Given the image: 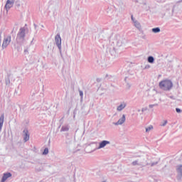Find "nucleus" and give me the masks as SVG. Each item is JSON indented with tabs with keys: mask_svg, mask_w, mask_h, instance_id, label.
I'll return each instance as SVG.
<instances>
[{
	"mask_svg": "<svg viewBox=\"0 0 182 182\" xmlns=\"http://www.w3.org/2000/svg\"><path fill=\"white\" fill-rule=\"evenodd\" d=\"M27 29L28 28H26V26L21 27L20 28L17 33L16 41V43L18 45H20V46L23 45V42H25V37L26 36V32Z\"/></svg>",
	"mask_w": 182,
	"mask_h": 182,
	"instance_id": "nucleus-1",
	"label": "nucleus"
},
{
	"mask_svg": "<svg viewBox=\"0 0 182 182\" xmlns=\"http://www.w3.org/2000/svg\"><path fill=\"white\" fill-rule=\"evenodd\" d=\"M159 86L161 90H164V92H170V90L173 89V82L168 79L164 80L159 82Z\"/></svg>",
	"mask_w": 182,
	"mask_h": 182,
	"instance_id": "nucleus-2",
	"label": "nucleus"
},
{
	"mask_svg": "<svg viewBox=\"0 0 182 182\" xmlns=\"http://www.w3.org/2000/svg\"><path fill=\"white\" fill-rule=\"evenodd\" d=\"M55 42L56 46L59 49L60 55L63 60H65V58H63V55L62 54V38H60V34L58 33L55 37Z\"/></svg>",
	"mask_w": 182,
	"mask_h": 182,
	"instance_id": "nucleus-3",
	"label": "nucleus"
},
{
	"mask_svg": "<svg viewBox=\"0 0 182 182\" xmlns=\"http://www.w3.org/2000/svg\"><path fill=\"white\" fill-rule=\"evenodd\" d=\"M11 43V36H7L4 37L3 43L1 46L2 49H6V48H8V45Z\"/></svg>",
	"mask_w": 182,
	"mask_h": 182,
	"instance_id": "nucleus-4",
	"label": "nucleus"
},
{
	"mask_svg": "<svg viewBox=\"0 0 182 182\" xmlns=\"http://www.w3.org/2000/svg\"><path fill=\"white\" fill-rule=\"evenodd\" d=\"M14 0H7L5 5L6 11H9L14 6Z\"/></svg>",
	"mask_w": 182,
	"mask_h": 182,
	"instance_id": "nucleus-5",
	"label": "nucleus"
},
{
	"mask_svg": "<svg viewBox=\"0 0 182 182\" xmlns=\"http://www.w3.org/2000/svg\"><path fill=\"white\" fill-rule=\"evenodd\" d=\"M23 140L25 143H26V141H28L29 140V131H28V129L25 128L23 131Z\"/></svg>",
	"mask_w": 182,
	"mask_h": 182,
	"instance_id": "nucleus-6",
	"label": "nucleus"
},
{
	"mask_svg": "<svg viewBox=\"0 0 182 182\" xmlns=\"http://www.w3.org/2000/svg\"><path fill=\"white\" fill-rule=\"evenodd\" d=\"M9 177H12V173H11V172L4 173L1 182H6Z\"/></svg>",
	"mask_w": 182,
	"mask_h": 182,
	"instance_id": "nucleus-7",
	"label": "nucleus"
},
{
	"mask_svg": "<svg viewBox=\"0 0 182 182\" xmlns=\"http://www.w3.org/2000/svg\"><path fill=\"white\" fill-rule=\"evenodd\" d=\"M107 144H110V141L103 140L101 142H100L98 149H103V147H106V146H107Z\"/></svg>",
	"mask_w": 182,
	"mask_h": 182,
	"instance_id": "nucleus-8",
	"label": "nucleus"
},
{
	"mask_svg": "<svg viewBox=\"0 0 182 182\" xmlns=\"http://www.w3.org/2000/svg\"><path fill=\"white\" fill-rule=\"evenodd\" d=\"M126 122V115L123 114L122 118H120L117 122L114 123L115 126H119V124H123Z\"/></svg>",
	"mask_w": 182,
	"mask_h": 182,
	"instance_id": "nucleus-9",
	"label": "nucleus"
},
{
	"mask_svg": "<svg viewBox=\"0 0 182 182\" xmlns=\"http://www.w3.org/2000/svg\"><path fill=\"white\" fill-rule=\"evenodd\" d=\"M176 170L178 173V177H179V178H182V165L178 166L176 168Z\"/></svg>",
	"mask_w": 182,
	"mask_h": 182,
	"instance_id": "nucleus-10",
	"label": "nucleus"
},
{
	"mask_svg": "<svg viewBox=\"0 0 182 182\" xmlns=\"http://www.w3.org/2000/svg\"><path fill=\"white\" fill-rule=\"evenodd\" d=\"M124 107H126V103H122L117 107V109L118 112H122Z\"/></svg>",
	"mask_w": 182,
	"mask_h": 182,
	"instance_id": "nucleus-11",
	"label": "nucleus"
},
{
	"mask_svg": "<svg viewBox=\"0 0 182 182\" xmlns=\"http://www.w3.org/2000/svg\"><path fill=\"white\" fill-rule=\"evenodd\" d=\"M5 119V117L4 114H2L0 117V132L2 130V127L4 126V119Z\"/></svg>",
	"mask_w": 182,
	"mask_h": 182,
	"instance_id": "nucleus-12",
	"label": "nucleus"
},
{
	"mask_svg": "<svg viewBox=\"0 0 182 182\" xmlns=\"http://www.w3.org/2000/svg\"><path fill=\"white\" fill-rule=\"evenodd\" d=\"M147 61H148L149 63H154V57H153L151 55H149L147 58Z\"/></svg>",
	"mask_w": 182,
	"mask_h": 182,
	"instance_id": "nucleus-13",
	"label": "nucleus"
},
{
	"mask_svg": "<svg viewBox=\"0 0 182 182\" xmlns=\"http://www.w3.org/2000/svg\"><path fill=\"white\" fill-rule=\"evenodd\" d=\"M60 132H69V125L63 126L61 127Z\"/></svg>",
	"mask_w": 182,
	"mask_h": 182,
	"instance_id": "nucleus-14",
	"label": "nucleus"
},
{
	"mask_svg": "<svg viewBox=\"0 0 182 182\" xmlns=\"http://www.w3.org/2000/svg\"><path fill=\"white\" fill-rule=\"evenodd\" d=\"M143 9H145V11H149L150 10V6L147 5L146 3L143 4Z\"/></svg>",
	"mask_w": 182,
	"mask_h": 182,
	"instance_id": "nucleus-15",
	"label": "nucleus"
},
{
	"mask_svg": "<svg viewBox=\"0 0 182 182\" xmlns=\"http://www.w3.org/2000/svg\"><path fill=\"white\" fill-rule=\"evenodd\" d=\"M152 32L154 33H159V32H160V28L156 27V28H152Z\"/></svg>",
	"mask_w": 182,
	"mask_h": 182,
	"instance_id": "nucleus-16",
	"label": "nucleus"
},
{
	"mask_svg": "<svg viewBox=\"0 0 182 182\" xmlns=\"http://www.w3.org/2000/svg\"><path fill=\"white\" fill-rule=\"evenodd\" d=\"M49 153V149L45 148L43 151V156H46V154H48Z\"/></svg>",
	"mask_w": 182,
	"mask_h": 182,
	"instance_id": "nucleus-17",
	"label": "nucleus"
},
{
	"mask_svg": "<svg viewBox=\"0 0 182 182\" xmlns=\"http://www.w3.org/2000/svg\"><path fill=\"white\" fill-rule=\"evenodd\" d=\"M152 129H153L152 125H150L149 127L146 128V132L149 133V132H150V130H152Z\"/></svg>",
	"mask_w": 182,
	"mask_h": 182,
	"instance_id": "nucleus-18",
	"label": "nucleus"
},
{
	"mask_svg": "<svg viewBox=\"0 0 182 182\" xmlns=\"http://www.w3.org/2000/svg\"><path fill=\"white\" fill-rule=\"evenodd\" d=\"M132 164L133 166H140V164H139V161L138 160L132 161Z\"/></svg>",
	"mask_w": 182,
	"mask_h": 182,
	"instance_id": "nucleus-19",
	"label": "nucleus"
},
{
	"mask_svg": "<svg viewBox=\"0 0 182 182\" xmlns=\"http://www.w3.org/2000/svg\"><path fill=\"white\" fill-rule=\"evenodd\" d=\"M176 113H181L182 110L180 108H176Z\"/></svg>",
	"mask_w": 182,
	"mask_h": 182,
	"instance_id": "nucleus-20",
	"label": "nucleus"
},
{
	"mask_svg": "<svg viewBox=\"0 0 182 182\" xmlns=\"http://www.w3.org/2000/svg\"><path fill=\"white\" fill-rule=\"evenodd\" d=\"M9 83H11V80H9V78H7L6 80V85H9Z\"/></svg>",
	"mask_w": 182,
	"mask_h": 182,
	"instance_id": "nucleus-21",
	"label": "nucleus"
},
{
	"mask_svg": "<svg viewBox=\"0 0 182 182\" xmlns=\"http://www.w3.org/2000/svg\"><path fill=\"white\" fill-rule=\"evenodd\" d=\"M135 26H136V28H139V26H140V23H139V22H137V21H135Z\"/></svg>",
	"mask_w": 182,
	"mask_h": 182,
	"instance_id": "nucleus-22",
	"label": "nucleus"
},
{
	"mask_svg": "<svg viewBox=\"0 0 182 182\" xmlns=\"http://www.w3.org/2000/svg\"><path fill=\"white\" fill-rule=\"evenodd\" d=\"M158 164H159V162H153V163L151 164V166L153 167V166H156Z\"/></svg>",
	"mask_w": 182,
	"mask_h": 182,
	"instance_id": "nucleus-23",
	"label": "nucleus"
},
{
	"mask_svg": "<svg viewBox=\"0 0 182 182\" xmlns=\"http://www.w3.org/2000/svg\"><path fill=\"white\" fill-rule=\"evenodd\" d=\"M166 124H167V120H165L164 122L161 124V126H162L163 127H164V126H166Z\"/></svg>",
	"mask_w": 182,
	"mask_h": 182,
	"instance_id": "nucleus-24",
	"label": "nucleus"
},
{
	"mask_svg": "<svg viewBox=\"0 0 182 182\" xmlns=\"http://www.w3.org/2000/svg\"><path fill=\"white\" fill-rule=\"evenodd\" d=\"M151 66L150 65H146L144 69H150Z\"/></svg>",
	"mask_w": 182,
	"mask_h": 182,
	"instance_id": "nucleus-25",
	"label": "nucleus"
},
{
	"mask_svg": "<svg viewBox=\"0 0 182 182\" xmlns=\"http://www.w3.org/2000/svg\"><path fill=\"white\" fill-rule=\"evenodd\" d=\"M131 19L132 21H134V23H135L136 20L134 19V17H133V15L131 16Z\"/></svg>",
	"mask_w": 182,
	"mask_h": 182,
	"instance_id": "nucleus-26",
	"label": "nucleus"
},
{
	"mask_svg": "<svg viewBox=\"0 0 182 182\" xmlns=\"http://www.w3.org/2000/svg\"><path fill=\"white\" fill-rule=\"evenodd\" d=\"M80 96L81 98L83 97V91H80Z\"/></svg>",
	"mask_w": 182,
	"mask_h": 182,
	"instance_id": "nucleus-27",
	"label": "nucleus"
},
{
	"mask_svg": "<svg viewBox=\"0 0 182 182\" xmlns=\"http://www.w3.org/2000/svg\"><path fill=\"white\" fill-rule=\"evenodd\" d=\"M60 182H66V178H62L60 179Z\"/></svg>",
	"mask_w": 182,
	"mask_h": 182,
	"instance_id": "nucleus-28",
	"label": "nucleus"
},
{
	"mask_svg": "<svg viewBox=\"0 0 182 182\" xmlns=\"http://www.w3.org/2000/svg\"><path fill=\"white\" fill-rule=\"evenodd\" d=\"M154 106H155L154 105H150L149 107H150V109H152V107H154Z\"/></svg>",
	"mask_w": 182,
	"mask_h": 182,
	"instance_id": "nucleus-29",
	"label": "nucleus"
},
{
	"mask_svg": "<svg viewBox=\"0 0 182 182\" xmlns=\"http://www.w3.org/2000/svg\"><path fill=\"white\" fill-rule=\"evenodd\" d=\"M24 53H25V54L28 53V49H25V50H24Z\"/></svg>",
	"mask_w": 182,
	"mask_h": 182,
	"instance_id": "nucleus-30",
	"label": "nucleus"
},
{
	"mask_svg": "<svg viewBox=\"0 0 182 182\" xmlns=\"http://www.w3.org/2000/svg\"><path fill=\"white\" fill-rule=\"evenodd\" d=\"M17 50L19 52L21 50V48L17 47Z\"/></svg>",
	"mask_w": 182,
	"mask_h": 182,
	"instance_id": "nucleus-31",
	"label": "nucleus"
},
{
	"mask_svg": "<svg viewBox=\"0 0 182 182\" xmlns=\"http://www.w3.org/2000/svg\"><path fill=\"white\" fill-rule=\"evenodd\" d=\"M181 2H182V0H179V1H178V4H181Z\"/></svg>",
	"mask_w": 182,
	"mask_h": 182,
	"instance_id": "nucleus-32",
	"label": "nucleus"
},
{
	"mask_svg": "<svg viewBox=\"0 0 182 182\" xmlns=\"http://www.w3.org/2000/svg\"><path fill=\"white\" fill-rule=\"evenodd\" d=\"M15 93L18 95V90H15Z\"/></svg>",
	"mask_w": 182,
	"mask_h": 182,
	"instance_id": "nucleus-33",
	"label": "nucleus"
},
{
	"mask_svg": "<svg viewBox=\"0 0 182 182\" xmlns=\"http://www.w3.org/2000/svg\"><path fill=\"white\" fill-rule=\"evenodd\" d=\"M97 82H100V80L99 78H97Z\"/></svg>",
	"mask_w": 182,
	"mask_h": 182,
	"instance_id": "nucleus-34",
	"label": "nucleus"
},
{
	"mask_svg": "<svg viewBox=\"0 0 182 182\" xmlns=\"http://www.w3.org/2000/svg\"><path fill=\"white\" fill-rule=\"evenodd\" d=\"M134 2L137 3V2H139V1H137V0H134Z\"/></svg>",
	"mask_w": 182,
	"mask_h": 182,
	"instance_id": "nucleus-35",
	"label": "nucleus"
},
{
	"mask_svg": "<svg viewBox=\"0 0 182 182\" xmlns=\"http://www.w3.org/2000/svg\"><path fill=\"white\" fill-rule=\"evenodd\" d=\"M141 112H144V109H141Z\"/></svg>",
	"mask_w": 182,
	"mask_h": 182,
	"instance_id": "nucleus-36",
	"label": "nucleus"
},
{
	"mask_svg": "<svg viewBox=\"0 0 182 182\" xmlns=\"http://www.w3.org/2000/svg\"><path fill=\"white\" fill-rule=\"evenodd\" d=\"M35 28H36V24H34Z\"/></svg>",
	"mask_w": 182,
	"mask_h": 182,
	"instance_id": "nucleus-37",
	"label": "nucleus"
},
{
	"mask_svg": "<svg viewBox=\"0 0 182 182\" xmlns=\"http://www.w3.org/2000/svg\"><path fill=\"white\" fill-rule=\"evenodd\" d=\"M18 89H19V86L18 87Z\"/></svg>",
	"mask_w": 182,
	"mask_h": 182,
	"instance_id": "nucleus-38",
	"label": "nucleus"
}]
</instances>
